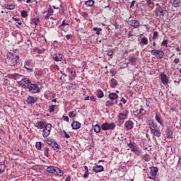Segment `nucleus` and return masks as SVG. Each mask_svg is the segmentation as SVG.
I'll list each match as a JSON object with an SVG mask.
<instances>
[{
	"instance_id": "1",
	"label": "nucleus",
	"mask_w": 181,
	"mask_h": 181,
	"mask_svg": "<svg viewBox=\"0 0 181 181\" xmlns=\"http://www.w3.org/2000/svg\"><path fill=\"white\" fill-rule=\"evenodd\" d=\"M47 172L49 173H53L55 176H58V177H62L64 173L60 168L54 166H49L47 168Z\"/></svg>"
},
{
	"instance_id": "2",
	"label": "nucleus",
	"mask_w": 181,
	"mask_h": 181,
	"mask_svg": "<svg viewBox=\"0 0 181 181\" xmlns=\"http://www.w3.org/2000/svg\"><path fill=\"white\" fill-rule=\"evenodd\" d=\"M19 60V57L13 55V54L9 52L7 54V63L9 66H15Z\"/></svg>"
},
{
	"instance_id": "3",
	"label": "nucleus",
	"mask_w": 181,
	"mask_h": 181,
	"mask_svg": "<svg viewBox=\"0 0 181 181\" xmlns=\"http://www.w3.org/2000/svg\"><path fill=\"white\" fill-rule=\"evenodd\" d=\"M150 129L151 134L154 135V136H157L159 138L161 135L160 130L159 129V127H158V124H156L155 122H151L150 124Z\"/></svg>"
},
{
	"instance_id": "4",
	"label": "nucleus",
	"mask_w": 181,
	"mask_h": 181,
	"mask_svg": "<svg viewBox=\"0 0 181 181\" xmlns=\"http://www.w3.org/2000/svg\"><path fill=\"white\" fill-rule=\"evenodd\" d=\"M115 127H117V125H115L114 122H105L102 124L101 129L103 131H112V129H115Z\"/></svg>"
},
{
	"instance_id": "5",
	"label": "nucleus",
	"mask_w": 181,
	"mask_h": 181,
	"mask_svg": "<svg viewBox=\"0 0 181 181\" xmlns=\"http://www.w3.org/2000/svg\"><path fill=\"white\" fill-rule=\"evenodd\" d=\"M28 91L32 94H37V93H40V88L36 83H30L28 86Z\"/></svg>"
},
{
	"instance_id": "6",
	"label": "nucleus",
	"mask_w": 181,
	"mask_h": 181,
	"mask_svg": "<svg viewBox=\"0 0 181 181\" xmlns=\"http://www.w3.org/2000/svg\"><path fill=\"white\" fill-rule=\"evenodd\" d=\"M50 131H52V124L49 123L46 124L45 129L42 131V136L44 138L47 137L50 135Z\"/></svg>"
},
{
	"instance_id": "7",
	"label": "nucleus",
	"mask_w": 181,
	"mask_h": 181,
	"mask_svg": "<svg viewBox=\"0 0 181 181\" xmlns=\"http://www.w3.org/2000/svg\"><path fill=\"white\" fill-rule=\"evenodd\" d=\"M151 54L155 56L156 59H162L163 57V51L153 49L151 51Z\"/></svg>"
},
{
	"instance_id": "8",
	"label": "nucleus",
	"mask_w": 181,
	"mask_h": 181,
	"mask_svg": "<svg viewBox=\"0 0 181 181\" xmlns=\"http://www.w3.org/2000/svg\"><path fill=\"white\" fill-rule=\"evenodd\" d=\"M166 11V8L159 6L156 8V15L157 16H163L165 15V12Z\"/></svg>"
},
{
	"instance_id": "9",
	"label": "nucleus",
	"mask_w": 181,
	"mask_h": 181,
	"mask_svg": "<svg viewBox=\"0 0 181 181\" xmlns=\"http://www.w3.org/2000/svg\"><path fill=\"white\" fill-rule=\"evenodd\" d=\"M39 98L36 96H28L27 98V103L28 104H30V105H33Z\"/></svg>"
},
{
	"instance_id": "10",
	"label": "nucleus",
	"mask_w": 181,
	"mask_h": 181,
	"mask_svg": "<svg viewBox=\"0 0 181 181\" xmlns=\"http://www.w3.org/2000/svg\"><path fill=\"white\" fill-rule=\"evenodd\" d=\"M128 114H129V112L127 110L119 113L118 116L119 121H124L127 119V118H128Z\"/></svg>"
},
{
	"instance_id": "11",
	"label": "nucleus",
	"mask_w": 181,
	"mask_h": 181,
	"mask_svg": "<svg viewBox=\"0 0 181 181\" xmlns=\"http://www.w3.org/2000/svg\"><path fill=\"white\" fill-rule=\"evenodd\" d=\"M160 81H162L163 84H164V86H166L167 84H168L169 78H168V76H166V74H165L163 73L160 74Z\"/></svg>"
},
{
	"instance_id": "12",
	"label": "nucleus",
	"mask_w": 181,
	"mask_h": 181,
	"mask_svg": "<svg viewBox=\"0 0 181 181\" xmlns=\"http://www.w3.org/2000/svg\"><path fill=\"white\" fill-rule=\"evenodd\" d=\"M21 84L24 87V88H28L30 84L32 83H30V81L29 80V78H25L21 80Z\"/></svg>"
},
{
	"instance_id": "13",
	"label": "nucleus",
	"mask_w": 181,
	"mask_h": 181,
	"mask_svg": "<svg viewBox=\"0 0 181 181\" xmlns=\"http://www.w3.org/2000/svg\"><path fill=\"white\" fill-rule=\"evenodd\" d=\"M124 127L127 129H132V128H134V122L131 120L126 121Z\"/></svg>"
},
{
	"instance_id": "14",
	"label": "nucleus",
	"mask_w": 181,
	"mask_h": 181,
	"mask_svg": "<svg viewBox=\"0 0 181 181\" xmlns=\"http://www.w3.org/2000/svg\"><path fill=\"white\" fill-rule=\"evenodd\" d=\"M93 172L95 173H99L100 172L104 171V167L103 165H95L93 168Z\"/></svg>"
},
{
	"instance_id": "15",
	"label": "nucleus",
	"mask_w": 181,
	"mask_h": 181,
	"mask_svg": "<svg viewBox=\"0 0 181 181\" xmlns=\"http://www.w3.org/2000/svg\"><path fill=\"white\" fill-rule=\"evenodd\" d=\"M158 169L157 167H152L151 168V175L153 177H156L158 172Z\"/></svg>"
},
{
	"instance_id": "16",
	"label": "nucleus",
	"mask_w": 181,
	"mask_h": 181,
	"mask_svg": "<svg viewBox=\"0 0 181 181\" xmlns=\"http://www.w3.org/2000/svg\"><path fill=\"white\" fill-rule=\"evenodd\" d=\"M35 127L38 129H43V128L46 127V123H45L44 122H39L35 124Z\"/></svg>"
},
{
	"instance_id": "17",
	"label": "nucleus",
	"mask_w": 181,
	"mask_h": 181,
	"mask_svg": "<svg viewBox=\"0 0 181 181\" xmlns=\"http://www.w3.org/2000/svg\"><path fill=\"white\" fill-rule=\"evenodd\" d=\"M155 119H156V121H157V122L158 124H160V125H161V127H164L163 119H162L160 115H156V117H155Z\"/></svg>"
},
{
	"instance_id": "18",
	"label": "nucleus",
	"mask_w": 181,
	"mask_h": 181,
	"mask_svg": "<svg viewBox=\"0 0 181 181\" xmlns=\"http://www.w3.org/2000/svg\"><path fill=\"white\" fill-rule=\"evenodd\" d=\"M81 124L78 122H73L71 124V127L74 129H80Z\"/></svg>"
},
{
	"instance_id": "19",
	"label": "nucleus",
	"mask_w": 181,
	"mask_h": 181,
	"mask_svg": "<svg viewBox=\"0 0 181 181\" xmlns=\"http://www.w3.org/2000/svg\"><path fill=\"white\" fill-rule=\"evenodd\" d=\"M50 146L54 149V151H59L60 146L56 141H52L50 144Z\"/></svg>"
},
{
	"instance_id": "20",
	"label": "nucleus",
	"mask_w": 181,
	"mask_h": 181,
	"mask_svg": "<svg viewBox=\"0 0 181 181\" xmlns=\"http://www.w3.org/2000/svg\"><path fill=\"white\" fill-rule=\"evenodd\" d=\"M62 59H63V55L62 54H57L53 57V59L55 62H62Z\"/></svg>"
},
{
	"instance_id": "21",
	"label": "nucleus",
	"mask_w": 181,
	"mask_h": 181,
	"mask_svg": "<svg viewBox=\"0 0 181 181\" xmlns=\"http://www.w3.org/2000/svg\"><path fill=\"white\" fill-rule=\"evenodd\" d=\"M130 25L133 26L134 28H138V26H139V21L136 20H132L130 21Z\"/></svg>"
},
{
	"instance_id": "22",
	"label": "nucleus",
	"mask_w": 181,
	"mask_h": 181,
	"mask_svg": "<svg viewBox=\"0 0 181 181\" xmlns=\"http://www.w3.org/2000/svg\"><path fill=\"white\" fill-rule=\"evenodd\" d=\"M171 4L174 8H177L180 5V0H171Z\"/></svg>"
},
{
	"instance_id": "23",
	"label": "nucleus",
	"mask_w": 181,
	"mask_h": 181,
	"mask_svg": "<svg viewBox=\"0 0 181 181\" xmlns=\"http://www.w3.org/2000/svg\"><path fill=\"white\" fill-rule=\"evenodd\" d=\"M109 98L112 100L114 101V100H117L118 98V95L115 93H112L109 95Z\"/></svg>"
},
{
	"instance_id": "24",
	"label": "nucleus",
	"mask_w": 181,
	"mask_h": 181,
	"mask_svg": "<svg viewBox=\"0 0 181 181\" xmlns=\"http://www.w3.org/2000/svg\"><path fill=\"white\" fill-rule=\"evenodd\" d=\"M165 133H166L168 138H173V133L172 132V130H170L169 129V127L167 128Z\"/></svg>"
},
{
	"instance_id": "25",
	"label": "nucleus",
	"mask_w": 181,
	"mask_h": 181,
	"mask_svg": "<svg viewBox=\"0 0 181 181\" xmlns=\"http://www.w3.org/2000/svg\"><path fill=\"white\" fill-rule=\"evenodd\" d=\"M96 95L98 98H103V97H104V93L101 90H98L96 92Z\"/></svg>"
},
{
	"instance_id": "26",
	"label": "nucleus",
	"mask_w": 181,
	"mask_h": 181,
	"mask_svg": "<svg viewBox=\"0 0 181 181\" xmlns=\"http://www.w3.org/2000/svg\"><path fill=\"white\" fill-rule=\"evenodd\" d=\"M117 86H118V83L117 82V80H115V78H112L111 79L112 88H115V87H117Z\"/></svg>"
},
{
	"instance_id": "27",
	"label": "nucleus",
	"mask_w": 181,
	"mask_h": 181,
	"mask_svg": "<svg viewBox=\"0 0 181 181\" xmlns=\"http://www.w3.org/2000/svg\"><path fill=\"white\" fill-rule=\"evenodd\" d=\"M131 151L132 152H134V153H136V155H139V153H141V151H139V149H138V148H136V146H135L134 147H132Z\"/></svg>"
},
{
	"instance_id": "28",
	"label": "nucleus",
	"mask_w": 181,
	"mask_h": 181,
	"mask_svg": "<svg viewBox=\"0 0 181 181\" xmlns=\"http://www.w3.org/2000/svg\"><path fill=\"white\" fill-rule=\"evenodd\" d=\"M95 2L93 0H88L86 1L85 5L86 6H93L94 5Z\"/></svg>"
},
{
	"instance_id": "29",
	"label": "nucleus",
	"mask_w": 181,
	"mask_h": 181,
	"mask_svg": "<svg viewBox=\"0 0 181 181\" xmlns=\"http://www.w3.org/2000/svg\"><path fill=\"white\" fill-rule=\"evenodd\" d=\"M93 129L95 131V132H96L97 134H98L100 132V131H101V127H100V125L98 124H95L93 127Z\"/></svg>"
},
{
	"instance_id": "30",
	"label": "nucleus",
	"mask_w": 181,
	"mask_h": 181,
	"mask_svg": "<svg viewBox=\"0 0 181 181\" xmlns=\"http://www.w3.org/2000/svg\"><path fill=\"white\" fill-rule=\"evenodd\" d=\"M77 115V112L76 111H71L69 112V118H74Z\"/></svg>"
},
{
	"instance_id": "31",
	"label": "nucleus",
	"mask_w": 181,
	"mask_h": 181,
	"mask_svg": "<svg viewBox=\"0 0 181 181\" xmlns=\"http://www.w3.org/2000/svg\"><path fill=\"white\" fill-rule=\"evenodd\" d=\"M131 64L134 65L136 63V58L134 57H130L129 59Z\"/></svg>"
},
{
	"instance_id": "32",
	"label": "nucleus",
	"mask_w": 181,
	"mask_h": 181,
	"mask_svg": "<svg viewBox=\"0 0 181 181\" xmlns=\"http://www.w3.org/2000/svg\"><path fill=\"white\" fill-rule=\"evenodd\" d=\"M38 22H39V19H38V18H33V19L31 20L30 23H31L32 25H35L36 26V25H37Z\"/></svg>"
},
{
	"instance_id": "33",
	"label": "nucleus",
	"mask_w": 181,
	"mask_h": 181,
	"mask_svg": "<svg viewBox=\"0 0 181 181\" xmlns=\"http://www.w3.org/2000/svg\"><path fill=\"white\" fill-rule=\"evenodd\" d=\"M106 107H112L114 102L112 100H107L105 104Z\"/></svg>"
},
{
	"instance_id": "34",
	"label": "nucleus",
	"mask_w": 181,
	"mask_h": 181,
	"mask_svg": "<svg viewBox=\"0 0 181 181\" xmlns=\"http://www.w3.org/2000/svg\"><path fill=\"white\" fill-rule=\"evenodd\" d=\"M35 146L38 151H40V149H42V142L37 141L35 144Z\"/></svg>"
},
{
	"instance_id": "35",
	"label": "nucleus",
	"mask_w": 181,
	"mask_h": 181,
	"mask_svg": "<svg viewBox=\"0 0 181 181\" xmlns=\"http://www.w3.org/2000/svg\"><path fill=\"white\" fill-rule=\"evenodd\" d=\"M141 42L142 45H148V38L143 37V38H141Z\"/></svg>"
},
{
	"instance_id": "36",
	"label": "nucleus",
	"mask_w": 181,
	"mask_h": 181,
	"mask_svg": "<svg viewBox=\"0 0 181 181\" xmlns=\"http://www.w3.org/2000/svg\"><path fill=\"white\" fill-rule=\"evenodd\" d=\"M6 9H10L11 11L15 9V6L13 4H9L6 6Z\"/></svg>"
},
{
	"instance_id": "37",
	"label": "nucleus",
	"mask_w": 181,
	"mask_h": 181,
	"mask_svg": "<svg viewBox=\"0 0 181 181\" xmlns=\"http://www.w3.org/2000/svg\"><path fill=\"white\" fill-rule=\"evenodd\" d=\"M69 71L72 77H76V70H74V69H69Z\"/></svg>"
},
{
	"instance_id": "38",
	"label": "nucleus",
	"mask_w": 181,
	"mask_h": 181,
	"mask_svg": "<svg viewBox=\"0 0 181 181\" xmlns=\"http://www.w3.org/2000/svg\"><path fill=\"white\" fill-rule=\"evenodd\" d=\"M93 30L96 32V35H100V33L101 32V30H103V29L98 28H93Z\"/></svg>"
},
{
	"instance_id": "39",
	"label": "nucleus",
	"mask_w": 181,
	"mask_h": 181,
	"mask_svg": "<svg viewBox=\"0 0 181 181\" xmlns=\"http://www.w3.org/2000/svg\"><path fill=\"white\" fill-rule=\"evenodd\" d=\"M63 26H69V23H66V20H64L59 28H62Z\"/></svg>"
},
{
	"instance_id": "40",
	"label": "nucleus",
	"mask_w": 181,
	"mask_h": 181,
	"mask_svg": "<svg viewBox=\"0 0 181 181\" xmlns=\"http://www.w3.org/2000/svg\"><path fill=\"white\" fill-rule=\"evenodd\" d=\"M54 108H56V105L49 106V112H54Z\"/></svg>"
},
{
	"instance_id": "41",
	"label": "nucleus",
	"mask_w": 181,
	"mask_h": 181,
	"mask_svg": "<svg viewBox=\"0 0 181 181\" xmlns=\"http://www.w3.org/2000/svg\"><path fill=\"white\" fill-rule=\"evenodd\" d=\"M119 170H120V172H127V167L121 165L119 168Z\"/></svg>"
},
{
	"instance_id": "42",
	"label": "nucleus",
	"mask_w": 181,
	"mask_h": 181,
	"mask_svg": "<svg viewBox=\"0 0 181 181\" xmlns=\"http://www.w3.org/2000/svg\"><path fill=\"white\" fill-rule=\"evenodd\" d=\"M139 114H140V115H145V114H146V111L144 110V108H141L140 109Z\"/></svg>"
},
{
	"instance_id": "43",
	"label": "nucleus",
	"mask_w": 181,
	"mask_h": 181,
	"mask_svg": "<svg viewBox=\"0 0 181 181\" xmlns=\"http://www.w3.org/2000/svg\"><path fill=\"white\" fill-rule=\"evenodd\" d=\"M44 153H45V156H49V148H44Z\"/></svg>"
},
{
	"instance_id": "44",
	"label": "nucleus",
	"mask_w": 181,
	"mask_h": 181,
	"mask_svg": "<svg viewBox=\"0 0 181 181\" xmlns=\"http://www.w3.org/2000/svg\"><path fill=\"white\" fill-rule=\"evenodd\" d=\"M21 16L23 18H26V16H28V12H26L25 11H21Z\"/></svg>"
},
{
	"instance_id": "45",
	"label": "nucleus",
	"mask_w": 181,
	"mask_h": 181,
	"mask_svg": "<svg viewBox=\"0 0 181 181\" xmlns=\"http://www.w3.org/2000/svg\"><path fill=\"white\" fill-rule=\"evenodd\" d=\"M162 46H165V47H168V40H164L162 43Z\"/></svg>"
},
{
	"instance_id": "46",
	"label": "nucleus",
	"mask_w": 181,
	"mask_h": 181,
	"mask_svg": "<svg viewBox=\"0 0 181 181\" xmlns=\"http://www.w3.org/2000/svg\"><path fill=\"white\" fill-rule=\"evenodd\" d=\"M62 134H64V137L66 138L67 139H69V138H70V135L69 134H67V132H66V131H63Z\"/></svg>"
},
{
	"instance_id": "47",
	"label": "nucleus",
	"mask_w": 181,
	"mask_h": 181,
	"mask_svg": "<svg viewBox=\"0 0 181 181\" xmlns=\"http://www.w3.org/2000/svg\"><path fill=\"white\" fill-rule=\"evenodd\" d=\"M54 12V11L53 10V8H48V13L49 15H51V16L53 15Z\"/></svg>"
},
{
	"instance_id": "48",
	"label": "nucleus",
	"mask_w": 181,
	"mask_h": 181,
	"mask_svg": "<svg viewBox=\"0 0 181 181\" xmlns=\"http://www.w3.org/2000/svg\"><path fill=\"white\" fill-rule=\"evenodd\" d=\"M107 54H108L109 56H113V55H114V51H113L112 49H109V50L107 51Z\"/></svg>"
},
{
	"instance_id": "49",
	"label": "nucleus",
	"mask_w": 181,
	"mask_h": 181,
	"mask_svg": "<svg viewBox=\"0 0 181 181\" xmlns=\"http://www.w3.org/2000/svg\"><path fill=\"white\" fill-rule=\"evenodd\" d=\"M62 118L64 121H65V122H69V121H70V119H69V117L67 116H63Z\"/></svg>"
},
{
	"instance_id": "50",
	"label": "nucleus",
	"mask_w": 181,
	"mask_h": 181,
	"mask_svg": "<svg viewBox=\"0 0 181 181\" xmlns=\"http://www.w3.org/2000/svg\"><path fill=\"white\" fill-rule=\"evenodd\" d=\"M153 39L154 40H156V39H158V32H154V33H153Z\"/></svg>"
},
{
	"instance_id": "51",
	"label": "nucleus",
	"mask_w": 181,
	"mask_h": 181,
	"mask_svg": "<svg viewBox=\"0 0 181 181\" xmlns=\"http://www.w3.org/2000/svg\"><path fill=\"white\" fill-rule=\"evenodd\" d=\"M24 67L26 69L27 71H29V73L33 72V69L28 68L26 67V65H25Z\"/></svg>"
},
{
	"instance_id": "52",
	"label": "nucleus",
	"mask_w": 181,
	"mask_h": 181,
	"mask_svg": "<svg viewBox=\"0 0 181 181\" xmlns=\"http://www.w3.org/2000/svg\"><path fill=\"white\" fill-rule=\"evenodd\" d=\"M36 74L37 76H42V74H43V71H42L41 70H37L36 71Z\"/></svg>"
},
{
	"instance_id": "53",
	"label": "nucleus",
	"mask_w": 181,
	"mask_h": 181,
	"mask_svg": "<svg viewBox=\"0 0 181 181\" xmlns=\"http://www.w3.org/2000/svg\"><path fill=\"white\" fill-rule=\"evenodd\" d=\"M146 2L147 4V5H148V6H150V5H152L153 4L152 0H147Z\"/></svg>"
},
{
	"instance_id": "54",
	"label": "nucleus",
	"mask_w": 181,
	"mask_h": 181,
	"mask_svg": "<svg viewBox=\"0 0 181 181\" xmlns=\"http://www.w3.org/2000/svg\"><path fill=\"white\" fill-rule=\"evenodd\" d=\"M179 62H180V59L179 58H175V59H174V63H175V64H178Z\"/></svg>"
},
{
	"instance_id": "55",
	"label": "nucleus",
	"mask_w": 181,
	"mask_h": 181,
	"mask_svg": "<svg viewBox=\"0 0 181 181\" xmlns=\"http://www.w3.org/2000/svg\"><path fill=\"white\" fill-rule=\"evenodd\" d=\"M90 101H95L97 100V98H95V96H90Z\"/></svg>"
},
{
	"instance_id": "56",
	"label": "nucleus",
	"mask_w": 181,
	"mask_h": 181,
	"mask_svg": "<svg viewBox=\"0 0 181 181\" xmlns=\"http://www.w3.org/2000/svg\"><path fill=\"white\" fill-rule=\"evenodd\" d=\"M121 103H122L123 104H127V100H125V98H122V99L120 100Z\"/></svg>"
},
{
	"instance_id": "57",
	"label": "nucleus",
	"mask_w": 181,
	"mask_h": 181,
	"mask_svg": "<svg viewBox=\"0 0 181 181\" xmlns=\"http://www.w3.org/2000/svg\"><path fill=\"white\" fill-rule=\"evenodd\" d=\"M135 4H136L135 0H133V1H132V3H131L130 8H132V6H134L135 5Z\"/></svg>"
},
{
	"instance_id": "58",
	"label": "nucleus",
	"mask_w": 181,
	"mask_h": 181,
	"mask_svg": "<svg viewBox=\"0 0 181 181\" xmlns=\"http://www.w3.org/2000/svg\"><path fill=\"white\" fill-rule=\"evenodd\" d=\"M45 141H46V143H47L48 145H49V146H50V144H52V141H51L50 140H49V139H47L45 140Z\"/></svg>"
},
{
	"instance_id": "59",
	"label": "nucleus",
	"mask_w": 181,
	"mask_h": 181,
	"mask_svg": "<svg viewBox=\"0 0 181 181\" xmlns=\"http://www.w3.org/2000/svg\"><path fill=\"white\" fill-rule=\"evenodd\" d=\"M82 16H83V18H88V14H87V13H83Z\"/></svg>"
},
{
	"instance_id": "60",
	"label": "nucleus",
	"mask_w": 181,
	"mask_h": 181,
	"mask_svg": "<svg viewBox=\"0 0 181 181\" xmlns=\"http://www.w3.org/2000/svg\"><path fill=\"white\" fill-rule=\"evenodd\" d=\"M89 173L88 171L85 172L84 175H83V177H87L88 176Z\"/></svg>"
},
{
	"instance_id": "61",
	"label": "nucleus",
	"mask_w": 181,
	"mask_h": 181,
	"mask_svg": "<svg viewBox=\"0 0 181 181\" xmlns=\"http://www.w3.org/2000/svg\"><path fill=\"white\" fill-rule=\"evenodd\" d=\"M50 14L48 13L45 16V19H49V18H50Z\"/></svg>"
},
{
	"instance_id": "62",
	"label": "nucleus",
	"mask_w": 181,
	"mask_h": 181,
	"mask_svg": "<svg viewBox=\"0 0 181 181\" xmlns=\"http://www.w3.org/2000/svg\"><path fill=\"white\" fill-rule=\"evenodd\" d=\"M71 180V177L70 176H67L65 181H70Z\"/></svg>"
},
{
	"instance_id": "63",
	"label": "nucleus",
	"mask_w": 181,
	"mask_h": 181,
	"mask_svg": "<svg viewBox=\"0 0 181 181\" xmlns=\"http://www.w3.org/2000/svg\"><path fill=\"white\" fill-rule=\"evenodd\" d=\"M128 146H129V148H130L131 149L134 147V146L132 144H131V143L128 144Z\"/></svg>"
},
{
	"instance_id": "64",
	"label": "nucleus",
	"mask_w": 181,
	"mask_h": 181,
	"mask_svg": "<svg viewBox=\"0 0 181 181\" xmlns=\"http://www.w3.org/2000/svg\"><path fill=\"white\" fill-rule=\"evenodd\" d=\"M30 66V61H27L26 62H25V66Z\"/></svg>"
}]
</instances>
